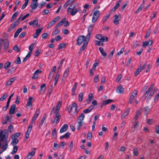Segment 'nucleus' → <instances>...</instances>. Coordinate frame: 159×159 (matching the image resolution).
Returning a JSON list of instances; mask_svg holds the SVG:
<instances>
[{"label":"nucleus","instance_id":"nucleus-1","mask_svg":"<svg viewBox=\"0 0 159 159\" xmlns=\"http://www.w3.org/2000/svg\"><path fill=\"white\" fill-rule=\"evenodd\" d=\"M21 19H22V18L21 17H19L12 24H11L7 30V31L8 32H11L13 30V29L15 28L16 26H17L20 24V20Z\"/></svg>","mask_w":159,"mask_h":159},{"label":"nucleus","instance_id":"nucleus-2","mask_svg":"<svg viewBox=\"0 0 159 159\" xmlns=\"http://www.w3.org/2000/svg\"><path fill=\"white\" fill-rule=\"evenodd\" d=\"M87 40L86 42H87L88 39L86 38V36L85 37L84 35H80L77 39L76 44L78 45H80L83 43V41L85 42V40Z\"/></svg>","mask_w":159,"mask_h":159},{"label":"nucleus","instance_id":"nucleus-3","mask_svg":"<svg viewBox=\"0 0 159 159\" xmlns=\"http://www.w3.org/2000/svg\"><path fill=\"white\" fill-rule=\"evenodd\" d=\"M59 16H57L55 18H54L52 21H51L48 25L47 28L48 29L51 27L53 25H54L57 21L60 19Z\"/></svg>","mask_w":159,"mask_h":159},{"label":"nucleus","instance_id":"nucleus-4","mask_svg":"<svg viewBox=\"0 0 159 159\" xmlns=\"http://www.w3.org/2000/svg\"><path fill=\"white\" fill-rule=\"evenodd\" d=\"M94 25L91 24L89 25L88 27V32L87 35L86 36V38L88 39V41L89 40V38L91 34V33L93 29L94 26Z\"/></svg>","mask_w":159,"mask_h":159},{"label":"nucleus","instance_id":"nucleus-5","mask_svg":"<svg viewBox=\"0 0 159 159\" xmlns=\"http://www.w3.org/2000/svg\"><path fill=\"white\" fill-rule=\"evenodd\" d=\"M77 105L76 102H74L73 103L71 106V107L70 108V110L68 112L70 114L72 115L74 111H73V108H74L75 109H77Z\"/></svg>","mask_w":159,"mask_h":159},{"label":"nucleus","instance_id":"nucleus-6","mask_svg":"<svg viewBox=\"0 0 159 159\" xmlns=\"http://www.w3.org/2000/svg\"><path fill=\"white\" fill-rule=\"evenodd\" d=\"M16 107V105L15 104H13L11 106L9 112L10 115H11L14 114Z\"/></svg>","mask_w":159,"mask_h":159},{"label":"nucleus","instance_id":"nucleus-7","mask_svg":"<svg viewBox=\"0 0 159 159\" xmlns=\"http://www.w3.org/2000/svg\"><path fill=\"white\" fill-rule=\"evenodd\" d=\"M42 72V71L39 69L37 70L34 73L32 77V79H35L38 76V74Z\"/></svg>","mask_w":159,"mask_h":159},{"label":"nucleus","instance_id":"nucleus-8","mask_svg":"<svg viewBox=\"0 0 159 159\" xmlns=\"http://www.w3.org/2000/svg\"><path fill=\"white\" fill-rule=\"evenodd\" d=\"M68 128V125L67 124H64L61 128L60 129V133H63L66 131Z\"/></svg>","mask_w":159,"mask_h":159},{"label":"nucleus","instance_id":"nucleus-9","mask_svg":"<svg viewBox=\"0 0 159 159\" xmlns=\"http://www.w3.org/2000/svg\"><path fill=\"white\" fill-rule=\"evenodd\" d=\"M43 28H39L36 30V32L34 33L33 35V37L34 38H37L39 35V34L42 30Z\"/></svg>","mask_w":159,"mask_h":159},{"label":"nucleus","instance_id":"nucleus-10","mask_svg":"<svg viewBox=\"0 0 159 159\" xmlns=\"http://www.w3.org/2000/svg\"><path fill=\"white\" fill-rule=\"evenodd\" d=\"M142 111L141 108L137 111L134 117V119L136 120L140 115Z\"/></svg>","mask_w":159,"mask_h":159},{"label":"nucleus","instance_id":"nucleus-11","mask_svg":"<svg viewBox=\"0 0 159 159\" xmlns=\"http://www.w3.org/2000/svg\"><path fill=\"white\" fill-rule=\"evenodd\" d=\"M40 110L39 108H38L37 110L35 111V113L33 117V121H35L36 120V119L37 117L38 116L39 113H40Z\"/></svg>","mask_w":159,"mask_h":159},{"label":"nucleus","instance_id":"nucleus-12","mask_svg":"<svg viewBox=\"0 0 159 159\" xmlns=\"http://www.w3.org/2000/svg\"><path fill=\"white\" fill-rule=\"evenodd\" d=\"M98 49L101 52L102 55L104 57V58H102V59H104L106 57L107 55V53L106 52H104L103 48L102 47H99L98 48Z\"/></svg>","mask_w":159,"mask_h":159},{"label":"nucleus","instance_id":"nucleus-13","mask_svg":"<svg viewBox=\"0 0 159 159\" xmlns=\"http://www.w3.org/2000/svg\"><path fill=\"white\" fill-rule=\"evenodd\" d=\"M3 43H4V49L6 50L9 47V41L7 39H5L4 40H3Z\"/></svg>","mask_w":159,"mask_h":159},{"label":"nucleus","instance_id":"nucleus-14","mask_svg":"<svg viewBox=\"0 0 159 159\" xmlns=\"http://www.w3.org/2000/svg\"><path fill=\"white\" fill-rule=\"evenodd\" d=\"M61 101H59L57 103V105L56 108V111L54 112V113H59V111L60 108L61 106Z\"/></svg>","mask_w":159,"mask_h":159},{"label":"nucleus","instance_id":"nucleus-15","mask_svg":"<svg viewBox=\"0 0 159 159\" xmlns=\"http://www.w3.org/2000/svg\"><path fill=\"white\" fill-rule=\"evenodd\" d=\"M130 108H128L127 110L125 111L124 113L121 116V118H124L126 116H127L129 113L130 111Z\"/></svg>","mask_w":159,"mask_h":159},{"label":"nucleus","instance_id":"nucleus-16","mask_svg":"<svg viewBox=\"0 0 159 159\" xmlns=\"http://www.w3.org/2000/svg\"><path fill=\"white\" fill-rule=\"evenodd\" d=\"M117 91H118V93H123L124 92V89L121 85H120L118 86L116 89Z\"/></svg>","mask_w":159,"mask_h":159},{"label":"nucleus","instance_id":"nucleus-17","mask_svg":"<svg viewBox=\"0 0 159 159\" xmlns=\"http://www.w3.org/2000/svg\"><path fill=\"white\" fill-rule=\"evenodd\" d=\"M70 134L71 133H70L69 132H67L64 135L61 136L60 138V139H62L64 138H65L66 139H68L70 137Z\"/></svg>","mask_w":159,"mask_h":159},{"label":"nucleus","instance_id":"nucleus-18","mask_svg":"<svg viewBox=\"0 0 159 159\" xmlns=\"http://www.w3.org/2000/svg\"><path fill=\"white\" fill-rule=\"evenodd\" d=\"M152 89L149 87L148 90L146 91V93L143 95L142 97L144 98V100H145L147 97L149 93H150V92Z\"/></svg>","mask_w":159,"mask_h":159},{"label":"nucleus","instance_id":"nucleus-19","mask_svg":"<svg viewBox=\"0 0 159 159\" xmlns=\"http://www.w3.org/2000/svg\"><path fill=\"white\" fill-rule=\"evenodd\" d=\"M152 89L149 87L148 90L146 91V93L143 95L142 97L144 98V100H145L147 97L149 93H150V92Z\"/></svg>","mask_w":159,"mask_h":159},{"label":"nucleus","instance_id":"nucleus-20","mask_svg":"<svg viewBox=\"0 0 159 159\" xmlns=\"http://www.w3.org/2000/svg\"><path fill=\"white\" fill-rule=\"evenodd\" d=\"M38 3L34 2L32 1L30 4L31 7L32 9H35L38 7Z\"/></svg>","mask_w":159,"mask_h":159},{"label":"nucleus","instance_id":"nucleus-21","mask_svg":"<svg viewBox=\"0 0 159 159\" xmlns=\"http://www.w3.org/2000/svg\"><path fill=\"white\" fill-rule=\"evenodd\" d=\"M33 99V98L32 97H30L28 98L29 101H28L27 106H28L30 107H31L32 106V101Z\"/></svg>","mask_w":159,"mask_h":159},{"label":"nucleus","instance_id":"nucleus-22","mask_svg":"<svg viewBox=\"0 0 159 159\" xmlns=\"http://www.w3.org/2000/svg\"><path fill=\"white\" fill-rule=\"evenodd\" d=\"M55 114L56 115L55 120L56 121V123H57L59 122L61 118V116L59 113Z\"/></svg>","mask_w":159,"mask_h":159},{"label":"nucleus","instance_id":"nucleus-23","mask_svg":"<svg viewBox=\"0 0 159 159\" xmlns=\"http://www.w3.org/2000/svg\"><path fill=\"white\" fill-rule=\"evenodd\" d=\"M84 117L85 115L83 113H81L77 119V121H82L84 120Z\"/></svg>","mask_w":159,"mask_h":159},{"label":"nucleus","instance_id":"nucleus-24","mask_svg":"<svg viewBox=\"0 0 159 159\" xmlns=\"http://www.w3.org/2000/svg\"><path fill=\"white\" fill-rule=\"evenodd\" d=\"M114 17L115 19L113 21V23L116 25H117L119 23V22L120 20V19L119 18V16L117 15H114Z\"/></svg>","mask_w":159,"mask_h":159},{"label":"nucleus","instance_id":"nucleus-25","mask_svg":"<svg viewBox=\"0 0 159 159\" xmlns=\"http://www.w3.org/2000/svg\"><path fill=\"white\" fill-rule=\"evenodd\" d=\"M89 41L88 40L87 42V40H85V42H84V43L82 45V46L80 48V49H81V50H84L86 48V47L87 44H88V42Z\"/></svg>","mask_w":159,"mask_h":159},{"label":"nucleus","instance_id":"nucleus-26","mask_svg":"<svg viewBox=\"0 0 159 159\" xmlns=\"http://www.w3.org/2000/svg\"><path fill=\"white\" fill-rule=\"evenodd\" d=\"M69 70L70 67H68L66 69V70L65 71L63 74V77L65 78V79H66V78L67 76L68 75V73L69 71Z\"/></svg>","mask_w":159,"mask_h":159},{"label":"nucleus","instance_id":"nucleus-27","mask_svg":"<svg viewBox=\"0 0 159 159\" xmlns=\"http://www.w3.org/2000/svg\"><path fill=\"white\" fill-rule=\"evenodd\" d=\"M13 139L11 141V144L13 146L16 145L19 142V140L16 138H13Z\"/></svg>","mask_w":159,"mask_h":159},{"label":"nucleus","instance_id":"nucleus-28","mask_svg":"<svg viewBox=\"0 0 159 159\" xmlns=\"http://www.w3.org/2000/svg\"><path fill=\"white\" fill-rule=\"evenodd\" d=\"M11 62L10 61H7L5 64L4 67L5 70H7V68L11 66Z\"/></svg>","mask_w":159,"mask_h":159},{"label":"nucleus","instance_id":"nucleus-29","mask_svg":"<svg viewBox=\"0 0 159 159\" xmlns=\"http://www.w3.org/2000/svg\"><path fill=\"white\" fill-rule=\"evenodd\" d=\"M75 0H68L64 4L63 7L65 9L66 7L69 4L72 3Z\"/></svg>","mask_w":159,"mask_h":159},{"label":"nucleus","instance_id":"nucleus-30","mask_svg":"<svg viewBox=\"0 0 159 159\" xmlns=\"http://www.w3.org/2000/svg\"><path fill=\"white\" fill-rule=\"evenodd\" d=\"M52 136L53 139L56 138L57 137V132L56 128L54 129L52 131Z\"/></svg>","mask_w":159,"mask_h":159},{"label":"nucleus","instance_id":"nucleus-31","mask_svg":"<svg viewBox=\"0 0 159 159\" xmlns=\"http://www.w3.org/2000/svg\"><path fill=\"white\" fill-rule=\"evenodd\" d=\"M4 143L5 145L3 146V147L2 148L3 151H5L8 147V142H7V140H5Z\"/></svg>","mask_w":159,"mask_h":159},{"label":"nucleus","instance_id":"nucleus-32","mask_svg":"<svg viewBox=\"0 0 159 159\" xmlns=\"http://www.w3.org/2000/svg\"><path fill=\"white\" fill-rule=\"evenodd\" d=\"M22 29L21 28H20L18 29L17 31L15 32L14 37L15 38H16L18 35L19 33L22 31Z\"/></svg>","mask_w":159,"mask_h":159},{"label":"nucleus","instance_id":"nucleus-33","mask_svg":"<svg viewBox=\"0 0 159 159\" xmlns=\"http://www.w3.org/2000/svg\"><path fill=\"white\" fill-rule=\"evenodd\" d=\"M77 82L75 83V85H74L73 88L72 89V95L73 96L74 95H75V92L77 88Z\"/></svg>","mask_w":159,"mask_h":159},{"label":"nucleus","instance_id":"nucleus-34","mask_svg":"<svg viewBox=\"0 0 159 159\" xmlns=\"http://www.w3.org/2000/svg\"><path fill=\"white\" fill-rule=\"evenodd\" d=\"M154 94V92H152V91H151L149 95L148 96V98H147V101H146V102H147L148 103V102L150 100V99H151V98H152V96Z\"/></svg>","mask_w":159,"mask_h":159},{"label":"nucleus","instance_id":"nucleus-35","mask_svg":"<svg viewBox=\"0 0 159 159\" xmlns=\"http://www.w3.org/2000/svg\"><path fill=\"white\" fill-rule=\"evenodd\" d=\"M142 69H141V65L139 66L136 70L134 72V75L135 76H137V75H138L139 74V72L141 71Z\"/></svg>","mask_w":159,"mask_h":159},{"label":"nucleus","instance_id":"nucleus-36","mask_svg":"<svg viewBox=\"0 0 159 159\" xmlns=\"http://www.w3.org/2000/svg\"><path fill=\"white\" fill-rule=\"evenodd\" d=\"M18 148L19 147L17 146H14L13 147V150L11 152V154L12 155L15 154Z\"/></svg>","mask_w":159,"mask_h":159},{"label":"nucleus","instance_id":"nucleus-37","mask_svg":"<svg viewBox=\"0 0 159 159\" xmlns=\"http://www.w3.org/2000/svg\"><path fill=\"white\" fill-rule=\"evenodd\" d=\"M18 14V12L17 11L15 12L12 15L11 19L10 20L11 22H12L13 20H15Z\"/></svg>","mask_w":159,"mask_h":159},{"label":"nucleus","instance_id":"nucleus-38","mask_svg":"<svg viewBox=\"0 0 159 159\" xmlns=\"http://www.w3.org/2000/svg\"><path fill=\"white\" fill-rule=\"evenodd\" d=\"M78 11L77 9H74L70 11L69 12V14L70 13L71 16H73L75 15Z\"/></svg>","mask_w":159,"mask_h":159},{"label":"nucleus","instance_id":"nucleus-39","mask_svg":"<svg viewBox=\"0 0 159 159\" xmlns=\"http://www.w3.org/2000/svg\"><path fill=\"white\" fill-rule=\"evenodd\" d=\"M66 45V43H62L60 44L57 48L58 50H59L62 49L64 48Z\"/></svg>","mask_w":159,"mask_h":159},{"label":"nucleus","instance_id":"nucleus-40","mask_svg":"<svg viewBox=\"0 0 159 159\" xmlns=\"http://www.w3.org/2000/svg\"><path fill=\"white\" fill-rule=\"evenodd\" d=\"M78 125L77 126V129L78 130H79L80 128L83 125H84L83 123V122L81 121H78Z\"/></svg>","mask_w":159,"mask_h":159},{"label":"nucleus","instance_id":"nucleus-41","mask_svg":"<svg viewBox=\"0 0 159 159\" xmlns=\"http://www.w3.org/2000/svg\"><path fill=\"white\" fill-rule=\"evenodd\" d=\"M37 18H36L35 19H34L33 21H30L29 24L30 25H37L38 23V20H37Z\"/></svg>","mask_w":159,"mask_h":159},{"label":"nucleus","instance_id":"nucleus-42","mask_svg":"<svg viewBox=\"0 0 159 159\" xmlns=\"http://www.w3.org/2000/svg\"><path fill=\"white\" fill-rule=\"evenodd\" d=\"M144 6V4L143 3V4H141L139 7L138 9L135 11V13H137L140 11H141L142 9L143 8Z\"/></svg>","mask_w":159,"mask_h":159},{"label":"nucleus","instance_id":"nucleus-43","mask_svg":"<svg viewBox=\"0 0 159 159\" xmlns=\"http://www.w3.org/2000/svg\"><path fill=\"white\" fill-rule=\"evenodd\" d=\"M100 14V12L99 11H94L93 14V16H94L98 18Z\"/></svg>","mask_w":159,"mask_h":159},{"label":"nucleus","instance_id":"nucleus-44","mask_svg":"<svg viewBox=\"0 0 159 159\" xmlns=\"http://www.w3.org/2000/svg\"><path fill=\"white\" fill-rule=\"evenodd\" d=\"M32 53L29 52L28 53L26 56L25 57L24 59L23 60V62H25L26 60H27L30 57Z\"/></svg>","mask_w":159,"mask_h":159},{"label":"nucleus","instance_id":"nucleus-45","mask_svg":"<svg viewBox=\"0 0 159 159\" xmlns=\"http://www.w3.org/2000/svg\"><path fill=\"white\" fill-rule=\"evenodd\" d=\"M32 53L29 52L28 53L26 56L25 57L24 59L23 60V62H25L26 60H27L30 57Z\"/></svg>","mask_w":159,"mask_h":159},{"label":"nucleus","instance_id":"nucleus-46","mask_svg":"<svg viewBox=\"0 0 159 159\" xmlns=\"http://www.w3.org/2000/svg\"><path fill=\"white\" fill-rule=\"evenodd\" d=\"M32 53L29 52L28 53L26 56L25 57L24 59L23 60V62H25L26 60H27L30 57Z\"/></svg>","mask_w":159,"mask_h":159},{"label":"nucleus","instance_id":"nucleus-47","mask_svg":"<svg viewBox=\"0 0 159 159\" xmlns=\"http://www.w3.org/2000/svg\"><path fill=\"white\" fill-rule=\"evenodd\" d=\"M32 53L29 52L28 53L26 56L25 57L24 59L23 60V62H25L26 60H27L30 57Z\"/></svg>","mask_w":159,"mask_h":159},{"label":"nucleus","instance_id":"nucleus-48","mask_svg":"<svg viewBox=\"0 0 159 159\" xmlns=\"http://www.w3.org/2000/svg\"><path fill=\"white\" fill-rule=\"evenodd\" d=\"M113 102V100L108 99L104 101L103 102L104 103V104L105 105H106L108 104H109L110 103Z\"/></svg>","mask_w":159,"mask_h":159},{"label":"nucleus","instance_id":"nucleus-49","mask_svg":"<svg viewBox=\"0 0 159 159\" xmlns=\"http://www.w3.org/2000/svg\"><path fill=\"white\" fill-rule=\"evenodd\" d=\"M102 42H107L108 41V38L107 37L103 36L102 35L101 38V40Z\"/></svg>","mask_w":159,"mask_h":159},{"label":"nucleus","instance_id":"nucleus-50","mask_svg":"<svg viewBox=\"0 0 159 159\" xmlns=\"http://www.w3.org/2000/svg\"><path fill=\"white\" fill-rule=\"evenodd\" d=\"M83 93H80L79 94V101L80 102H82V100H83Z\"/></svg>","mask_w":159,"mask_h":159},{"label":"nucleus","instance_id":"nucleus-51","mask_svg":"<svg viewBox=\"0 0 159 159\" xmlns=\"http://www.w3.org/2000/svg\"><path fill=\"white\" fill-rule=\"evenodd\" d=\"M21 134L20 133H16L13 134L12 136V138H16L18 137Z\"/></svg>","mask_w":159,"mask_h":159},{"label":"nucleus","instance_id":"nucleus-52","mask_svg":"<svg viewBox=\"0 0 159 159\" xmlns=\"http://www.w3.org/2000/svg\"><path fill=\"white\" fill-rule=\"evenodd\" d=\"M33 126L32 125H30L28 127V129L26 131V133L28 134H30L31 129L32 128Z\"/></svg>","mask_w":159,"mask_h":159},{"label":"nucleus","instance_id":"nucleus-53","mask_svg":"<svg viewBox=\"0 0 159 159\" xmlns=\"http://www.w3.org/2000/svg\"><path fill=\"white\" fill-rule=\"evenodd\" d=\"M121 2V1L120 0L118 1L116 3V5L114 7L115 8L117 9L120 6V3Z\"/></svg>","mask_w":159,"mask_h":159},{"label":"nucleus","instance_id":"nucleus-54","mask_svg":"<svg viewBox=\"0 0 159 159\" xmlns=\"http://www.w3.org/2000/svg\"><path fill=\"white\" fill-rule=\"evenodd\" d=\"M13 129V126L12 125H10L9 126L8 128V130L10 133H11L12 132V130Z\"/></svg>","mask_w":159,"mask_h":159},{"label":"nucleus","instance_id":"nucleus-55","mask_svg":"<svg viewBox=\"0 0 159 159\" xmlns=\"http://www.w3.org/2000/svg\"><path fill=\"white\" fill-rule=\"evenodd\" d=\"M15 62L16 64H19L21 63L20 58V57H17Z\"/></svg>","mask_w":159,"mask_h":159},{"label":"nucleus","instance_id":"nucleus-56","mask_svg":"<svg viewBox=\"0 0 159 159\" xmlns=\"http://www.w3.org/2000/svg\"><path fill=\"white\" fill-rule=\"evenodd\" d=\"M46 89V84H42L40 86V91H41L43 89V91L45 90Z\"/></svg>","mask_w":159,"mask_h":159},{"label":"nucleus","instance_id":"nucleus-57","mask_svg":"<svg viewBox=\"0 0 159 159\" xmlns=\"http://www.w3.org/2000/svg\"><path fill=\"white\" fill-rule=\"evenodd\" d=\"M92 137V134L91 132H89L87 135V138L89 140H90Z\"/></svg>","mask_w":159,"mask_h":159},{"label":"nucleus","instance_id":"nucleus-58","mask_svg":"<svg viewBox=\"0 0 159 159\" xmlns=\"http://www.w3.org/2000/svg\"><path fill=\"white\" fill-rule=\"evenodd\" d=\"M151 108H149V107L148 106H147L145 107L144 108V110L146 112V115H147L149 111L150 110Z\"/></svg>","mask_w":159,"mask_h":159},{"label":"nucleus","instance_id":"nucleus-59","mask_svg":"<svg viewBox=\"0 0 159 159\" xmlns=\"http://www.w3.org/2000/svg\"><path fill=\"white\" fill-rule=\"evenodd\" d=\"M8 96V94H5L3 95L2 97L0 98V101H2L4 99H5Z\"/></svg>","mask_w":159,"mask_h":159},{"label":"nucleus","instance_id":"nucleus-60","mask_svg":"<svg viewBox=\"0 0 159 159\" xmlns=\"http://www.w3.org/2000/svg\"><path fill=\"white\" fill-rule=\"evenodd\" d=\"M95 43V44L99 46H102L103 44V43H102L101 41L98 40H96Z\"/></svg>","mask_w":159,"mask_h":159},{"label":"nucleus","instance_id":"nucleus-61","mask_svg":"<svg viewBox=\"0 0 159 159\" xmlns=\"http://www.w3.org/2000/svg\"><path fill=\"white\" fill-rule=\"evenodd\" d=\"M4 135H5V139H7L8 137V131L7 129H5L4 130Z\"/></svg>","mask_w":159,"mask_h":159},{"label":"nucleus","instance_id":"nucleus-62","mask_svg":"<svg viewBox=\"0 0 159 159\" xmlns=\"http://www.w3.org/2000/svg\"><path fill=\"white\" fill-rule=\"evenodd\" d=\"M49 12V11L47 9H45L42 11V13L43 15H47Z\"/></svg>","mask_w":159,"mask_h":159},{"label":"nucleus","instance_id":"nucleus-63","mask_svg":"<svg viewBox=\"0 0 159 159\" xmlns=\"http://www.w3.org/2000/svg\"><path fill=\"white\" fill-rule=\"evenodd\" d=\"M135 97L134 96L131 95L129 97V103L131 104L132 102V100L134 99Z\"/></svg>","mask_w":159,"mask_h":159},{"label":"nucleus","instance_id":"nucleus-64","mask_svg":"<svg viewBox=\"0 0 159 159\" xmlns=\"http://www.w3.org/2000/svg\"><path fill=\"white\" fill-rule=\"evenodd\" d=\"M13 50L15 51H17V52H19L20 50V48H18L17 45H16L13 48Z\"/></svg>","mask_w":159,"mask_h":159}]
</instances>
